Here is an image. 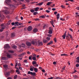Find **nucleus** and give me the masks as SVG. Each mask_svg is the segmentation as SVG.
Masks as SVG:
<instances>
[{"label":"nucleus","instance_id":"f257e3e1","mask_svg":"<svg viewBox=\"0 0 79 79\" xmlns=\"http://www.w3.org/2000/svg\"><path fill=\"white\" fill-rule=\"evenodd\" d=\"M10 3H11V0H6L5 2V4L7 5L9 8H13L15 6L14 5L10 4Z\"/></svg>","mask_w":79,"mask_h":79},{"label":"nucleus","instance_id":"f03ea898","mask_svg":"<svg viewBox=\"0 0 79 79\" xmlns=\"http://www.w3.org/2000/svg\"><path fill=\"white\" fill-rule=\"evenodd\" d=\"M1 29H0V32H2L5 27H6V24L5 23H2L1 24Z\"/></svg>","mask_w":79,"mask_h":79},{"label":"nucleus","instance_id":"7ed1b4c3","mask_svg":"<svg viewBox=\"0 0 79 79\" xmlns=\"http://www.w3.org/2000/svg\"><path fill=\"white\" fill-rule=\"evenodd\" d=\"M3 12H4L5 14H6V15H8V14H9L10 13V12L9 11H8L7 10H3Z\"/></svg>","mask_w":79,"mask_h":79},{"label":"nucleus","instance_id":"20e7f679","mask_svg":"<svg viewBox=\"0 0 79 79\" xmlns=\"http://www.w3.org/2000/svg\"><path fill=\"white\" fill-rule=\"evenodd\" d=\"M10 72H7L6 73L5 76H6V77H9V76H10Z\"/></svg>","mask_w":79,"mask_h":79},{"label":"nucleus","instance_id":"39448f33","mask_svg":"<svg viewBox=\"0 0 79 79\" xmlns=\"http://www.w3.org/2000/svg\"><path fill=\"white\" fill-rule=\"evenodd\" d=\"M10 45L8 44H6L4 45L5 48H10Z\"/></svg>","mask_w":79,"mask_h":79},{"label":"nucleus","instance_id":"423d86ee","mask_svg":"<svg viewBox=\"0 0 79 79\" xmlns=\"http://www.w3.org/2000/svg\"><path fill=\"white\" fill-rule=\"evenodd\" d=\"M32 29V27L30 26L28 27L27 28V31H31Z\"/></svg>","mask_w":79,"mask_h":79},{"label":"nucleus","instance_id":"0eeeda50","mask_svg":"<svg viewBox=\"0 0 79 79\" xmlns=\"http://www.w3.org/2000/svg\"><path fill=\"white\" fill-rule=\"evenodd\" d=\"M26 44L27 45V46H28V47H31V43L27 42L26 43Z\"/></svg>","mask_w":79,"mask_h":79},{"label":"nucleus","instance_id":"6e6552de","mask_svg":"<svg viewBox=\"0 0 79 79\" xmlns=\"http://www.w3.org/2000/svg\"><path fill=\"white\" fill-rule=\"evenodd\" d=\"M8 59V58L6 57H2V60H7Z\"/></svg>","mask_w":79,"mask_h":79},{"label":"nucleus","instance_id":"1a4fd4ad","mask_svg":"<svg viewBox=\"0 0 79 79\" xmlns=\"http://www.w3.org/2000/svg\"><path fill=\"white\" fill-rule=\"evenodd\" d=\"M19 47L20 48L21 47H23V48H25V47H26V45H25V44H22V45H21L19 46Z\"/></svg>","mask_w":79,"mask_h":79},{"label":"nucleus","instance_id":"9d476101","mask_svg":"<svg viewBox=\"0 0 79 79\" xmlns=\"http://www.w3.org/2000/svg\"><path fill=\"white\" fill-rule=\"evenodd\" d=\"M38 46H42L43 45V43L42 42H38Z\"/></svg>","mask_w":79,"mask_h":79},{"label":"nucleus","instance_id":"9b49d317","mask_svg":"<svg viewBox=\"0 0 79 79\" xmlns=\"http://www.w3.org/2000/svg\"><path fill=\"white\" fill-rule=\"evenodd\" d=\"M6 56L7 58H11V55L10 54H7Z\"/></svg>","mask_w":79,"mask_h":79},{"label":"nucleus","instance_id":"f8f14e48","mask_svg":"<svg viewBox=\"0 0 79 79\" xmlns=\"http://www.w3.org/2000/svg\"><path fill=\"white\" fill-rule=\"evenodd\" d=\"M49 34H52L53 33V31H52V30L50 29L49 30V32H48Z\"/></svg>","mask_w":79,"mask_h":79},{"label":"nucleus","instance_id":"ddd939ff","mask_svg":"<svg viewBox=\"0 0 79 79\" xmlns=\"http://www.w3.org/2000/svg\"><path fill=\"white\" fill-rule=\"evenodd\" d=\"M15 36V33H12L11 34V37L12 38H13Z\"/></svg>","mask_w":79,"mask_h":79},{"label":"nucleus","instance_id":"4468645a","mask_svg":"<svg viewBox=\"0 0 79 79\" xmlns=\"http://www.w3.org/2000/svg\"><path fill=\"white\" fill-rule=\"evenodd\" d=\"M53 44V41H51L50 42L48 43L47 44V46H48V45H51V44Z\"/></svg>","mask_w":79,"mask_h":79},{"label":"nucleus","instance_id":"2eb2a0df","mask_svg":"<svg viewBox=\"0 0 79 79\" xmlns=\"http://www.w3.org/2000/svg\"><path fill=\"white\" fill-rule=\"evenodd\" d=\"M52 3H53V2H49L47 3V5L49 6L51 4H52Z\"/></svg>","mask_w":79,"mask_h":79},{"label":"nucleus","instance_id":"dca6fc26","mask_svg":"<svg viewBox=\"0 0 79 79\" xmlns=\"http://www.w3.org/2000/svg\"><path fill=\"white\" fill-rule=\"evenodd\" d=\"M3 66L4 68H5L6 69H7L8 68V65L6 64L4 65Z\"/></svg>","mask_w":79,"mask_h":79},{"label":"nucleus","instance_id":"f3484780","mask_svg":"<svg viewBox=\"0 0 79 79\" xmlns=\"http://www.w3.org/2000/svg\"><path fill=\"white\" fill-rule=\"evenodd\" d=\"M43 42H44V43H47V42H48V41L45 39H44L43 40Z\"/></svg>","mask_w":79,"mask_h":79},{"label":"nucleus","instance_id":"a211bd4d","mask_svg":"<svg viewBox=\"0 0 79 79\" xmlns=\"http://www.w3.org/2000/svg\"><path fill=\"white\" fill-rule=\"evenodd\" d=\"M9 72H10V73H11V74H13V73H14V72H15V70H10V71Z\"/></svg>","mask_w":79,"mask_h":79},{"label":"nucleus","instance_id":"6ab92c4d","mask_svg":"<svg viewBox=\"0 0 79 79\" xmlns=\"http://www.w3.org/2000/svg\"><path fill=\"white\" fill-rule=\"evenodd\" d=\"M43 4V2H41L40 3H38L37 4V5H39V6L42 5Z\"/></svg>","mask_w":79,"mask_h":79},{"label":"nucleus","instance_id":"aec40b11","mask_svg":"<svg viewBox=\"0 0 79 79\" xmlns=\"http://www.w3.org/2000/svg\"><path fill=\"white\" fill-rule=\"evenodd\" d=\"M38 31H37V29L36 28H35L34 30H33V32H36Z\"/></svg>","mask_w":79,"mask_h":79},{"label":"nucleus","instance_id":"412c9836","mask_svg":"<svg viewBox=\"0 0 79 79\" xmlns=\"http://www.w3.org/2000/svg\"><path fill=\"white\" fill-rule=\"evenodd\" d=\"M34 71H35V73H37L38 70L37 69V68H34Z\"/></svg>","mask_w":79,"mask_h":79},{"label":"nucleus","instance_id":"4be33fe9","mask_svg":"<svg viewBox=\"0 0 79 79\" xmlns=\"http://www.w3.org/2000/svg\"><path fill=\"white\" fill-rule=\"evenodd\" d=\"M68 35H69V36L71 38V39H73V36H72V35H71L69 33H68Z\"/></svg>","mask_w":79,"mask_h":79},{"label":"nucleus","instance_id":"5701e85b","mask_svg":"<svg viewBox=\"0 0 79 79\" xmlns=\"http://www.w3.org/2000/svg\"><path fill=\"white\" fill-rule=\"evenodd\" d=\"M57 19H59V18H60V14H58L57 15V17H56Z\"/></svg>","mask_w":79,"mask_h":79},{"label":"nucleus","instance_id":"b1692460","mask_svg":"<svg viewBox=\"0 0 79 79\" xmlns=\"http://www.w3.org/2000/svg\"><path fill=\"white\" fill-rule=\"evenodd\" d=\"M39 7H37L35 9V11H38V10H39Z\"/></svg>","mask_w":79,"mask_h":79},{"label":"nucleus","instance_id":"393cba45","mask_svg":"<svg viewBox=\"0 0 79 79\" xmlns=\"http://www.w3.org/2000/svg\"><path fill=\"white\" fill-rule=\"evenodd\" d=\"M8 52L9 53H14V51L11 50H9L8 51Z\"/></svg>","mask_w":79,"mask_h":79},{"label":"nucleus","instance_id":"a878e982","mask_svg":"<svg viewBox=\"0 0 79 79\" xmlns=\"http://www.w3.org/2000/svg\"><path fill=\"white\" fill-rule=\"evenodd\" d=\"M32 60H34V61H36V57L35 56H33L32 57Z\"/></svg>","mask_w":79,"mask_h":79},{"label":"nucleus","instance_id":"bb28decb","mask_svg":"<svg viewBox=\"0 0 79 79\" xmlns=\"http://www.w3.org/2000/svg\"><path fill=\"white\" fill-rule=\"evenodd\" d=\"M40 18H45V16L44 15H41L40 17Z\"/></svg>","mask_w":79,"mask_h":79},{"label":"nucleus","instance_id":"cd10ccee","mask_svg":"<svg viewBox=\"0 0 79 79\" xmlns=\"http://www.w3.org/2000/svg\"><path fill=\"white\" fill-rule=\"evenodd\" d=\"M35 64H36V62H35V61H34L32 62V64H33V65Z\"/></svg>","mask_w":79,"mask_h":79},{"label":"nucleus","instance_id":"c85d7f7f","mask_svg":"<svg viewBox=\"0 0 79 79\" xmlns=\"http://www.w3.org/2000/svg\"><path fill=\"white\" fill-rule=\"evenodd\" d=\"M33 66H35V67H38L39 65L37 64H35V65H33Z\"/></svg>","mask_w":79,"mask_h":79},{"label":"nucleus","instance_id":"c756f323","mask_svg":"<svg viewBox=\"0 0 79 79\" xmlns=\"http://www.w3.org/2000/svg\"><path fill=\"white\" fill-rule=\"evenodd\" d=\"M66 39H67L68 40H70V38H69V37L68 36H66Z\"/></svg>","mask_w":79,"mask_h":79},{"label":"nucleus","instance_id":"7c9ffc66","mask_svg":"<svg viewBox=\"0 0 79 79\" xmlns=\"http://www.w3.org/2000/svg\"><path fill=\"white\" fill-rule=\"evenodd\" d=\"M60 55L61 56H68V55L66 54H62Z\"/></svg>","mask_w":79,"mask_h":79},{"label":"nucleus","instance_id":"2f4dec72","mask_svg":"<svg viewBox=\"0 0 79 79\" xmlns=\"http://www.w3.org/2000/svg\"><path fill=\"white\" fill-rule=\"evenodd\" d=\"M13 48H17V46L16 45H14L12 46Z\"/></svg>","mask_w":79,"mask_h":79},{"label":"nucleus","instance_id":"473e14b6","mask_svg":"<svg viewBox=\"0 0 79 79\" xmlns=\"http://www.w3.org/2000/svg\"><path fill=\"white\" fill-rule=\"evenodd\" d=\"M18 66V61H15V67H16Z\"/></svg>","mask_w":79,"mask_h":79},{"label":"nucleus","instance_id":"72a5a7b5","mask_svg":"<svg viewBox=\"0 0 79 79\" xmlns=\"http://www.w3.org/2000/svg\"><path fill=\"white\" fill-rule=\"evenodd\" d=\"M19 26H23V24L22 23L19 22Z\"/></svg>","mask_w":79,"mask_h":79},{"label":"nucleus","instance_id":"f704fd0d","mask_svg":"<svg viewBox=\"0 0 79 79\" xmlns=\"http://www.w3.org/2000/svg\"><path fill=\"white\" fill-rule=\"evenodd\" d=\"M46 39H47V40H48V41H49V40H50V38L49 37H47L46 38Z\"/></svg>","mask_w":79,"mask_h":79},{"label":"nucleus","instance_id":"c9c22d12","mask_svg":"<svg viewBox=\"0 0 79 79\" xmlns=\"http://www.w3.org/2000/svg\"><path fill=\"white\" fill-rule=\"evenodd\" d=\"M28 74H31L32 75V72H31L30 71H28Z\"/></svg>","mask_w":79,"mask_h":79},{"label":"nucleus","instance_id":"e433bc0d","mask_svg":"<svg viewBox=\"0 0 79 79\" xmlns=\"http://www.w3.org/2000/svg\"><path fill=\"white\" fill-rule=\"evenodd\" d=\"M30 11H31V13H34V12L35 11V10L33 9H31V10H30Z\"/></svg>","mask_w":79,"mask_h":79},{"label":"nucleus","instance_id":"4c0bfd02","mask_svg":"<svg viewBox=\"0 0 79 79\" xmlns=\"http://www.w3.org/2000/svg\"><path fill=\"white\" fill-rule=\"evenodd\" d=\"M38 14V12H35L33 13V15H37Z\"/></svg>","mask_w":79,"mask_h":79},{"label":"nucleus","instance_id":"58836bf2","mask_svg":"<svg viewBox=\"0 0 79 79\" xmlns=\"http://www.w3.org/2000/svg\"><path fill=\"white\" fill-rule=\"evenodd\" d=\"M62 37H63V38L64 39H65V37H66V36L65 35H63L62 36Z\"/></svg>","mask_w":79,"mask_h":79},{"label":"nucleus","instance_id":"ea45409f","mask_svg":"<svg viewBox=\"0 0 79 79\" xmlns=\"http://www.w3.org/2000/svg\"><path fill=\"white\" fill-rule=\"evenodd\" d=\"M17 77H18V75H15L14 77V79H16V78H17Z\"/></svg>","mask_w":79,"mask_h":79},{"label":"nucleus","instance_id":"a19ab883","mask_svg":"<svg viewBox=\"0 0 79 79\" xmlns=\"http://www.w3.org/2000/svg\"><path fill=\"white\" fill-rule=\"evenodd\" d=\"M32 57V56H29V60H31Z\"/></svg>","mask_w":79,"mask_h":79},{"label":"nucleus","instance_id":"79ce46f5","mask_svg":"<svg viewBox=\"0 0 79 79\" xmlns=\"http://www.w3.org/2000/svg\"><path fill=\"white\" fill-rule=\"evenodd\" d=\"M31 44L33 45H34V44H35V42H34V41H31Z\"/></svg>","mask_w":79,"mask_h":79},{"label":"nucleus","instance_id":"37998d69","mask_svg":"<svg viewBox=\"0 0 79 79\" xmlns=\"http://www.w3.org/2000/svg\"><path fill=\"white\" fill-rule=\"evenodd\" d=\"M74 78H77V76L76 75H74L73 76Z\"/></svg>","mask_w":79,"mask_h":79},{"label":"nucleus","instance_id":"c03bdc74","mask_svg":"<svg viewBox=\"0 0 79 79\" xmlns=\"http://www.w3.org/2000/svg\"><path fill=\"white\" fill-rule=\"evenodd\" d=\"M15 24H16V25L18 24V26H19V22H15Z\"/></svg>","mask_w":79,"mask_h":79},{"label":"nucleus","instance_id":"a18cd8bd","mask_svg":"<svg viewBox=\"0 0 79 79\" xmlns=\"http://www.w3.org/2000/svg\"><path fill=\"white\" fill-rule=\"evenodd\" d=\"M36 74L35 72H34L33 73L32 72V74H31V75H33V76H35Z\"/></svg>","mask_w":79,"mask_h":79},{"label":"nucleus","instance_id":"49530a36","mask_svg":"<svg viewBox=\"0 0 79 79\" xmlns=\"http://www.w3.org/2000/svg\"><path fill=\"white\" fill-rule=\"evenodd\" d=\"M46 11L48 13H50V11L49 10H46Z\"/></svg>","mask_w":79,"mask_h":79},{"label":"nucleus","instance_id":"de8ad7c7","mask_svg":"<svg viewBox=\"0 0 79 79\" xmlns=\"http://www.w3.org/2000/svg\"><path fill=\"white\" fill-rule=\"evenodd\" d=\"M60 20H61V21H64L65 20L64 19H62V18H60Z\"/></svg>","mask_w":79,"mask_h":79},{"label":"nucleus","instance_id":"09e8293b","mask_svg":"<svg viewBox=\"0 0 79 79\" xmlns=\"http://www.w3.org/2000/svg\"><path fill=\"white\" fill-rule=\"evenodd\" d=\"M19 57H23V56L22 55V54H20L19 55Z\"/></svg>","mask_w":79,"mask_h":79},{"label":"nucleus","instance_id":"8fccbe9b","mask_svg":"<svg viewBox=\"0 0 79 79\" xmlns=\"http://www.w3.org/2000/svg\"><path fill=\"white\" fill-rule=\"evenodd\" d=\"M62 71H64L65 69V67H64L62 68Z\"/></svg>","mask_w":79,"mask_h":79},{"label":"nucleus","instance_id":"3c124183","mask_svg":"<svg viewBox=\"0 0 79 79\" xmlns=\"http://www.w3.org/2000/svg\"><path fill=\"white\" fill-rule=\"evenodd\" d=\"M79 64H77L76 65V67L77 68H78V67H79Z\"/></svg>","mask_w":79,"mask_h":79},{"label":"nucleus","instance_id":"603ef678","mask_svg":"<svg viewBox=\"0 0 79 79\" xmlns=\"http://www.w3.org/2000/svg\"><path fill=\"white\" fill-rule=\"evenodd\" d=\"M1 39H3V38H4V36H2L0 37Z\"/></svg>","mask_w":79,"mask_h":79},{"label":"nucleus","instance_id":"864d4df0","mask_svg":"<svg viewBox=\"0 0 79 79\" xmlns=\"http://www.w3.org/2000/svg\"><path fill=\"white\" fill-rule=\"evenodd\" d=\"M61 7L62 8H65V7L64 6H63V5H62L61 6Z\"/></svg>","mask_w":79,"mask_h":79},{"label":"nucleus","instance_id":"5fc2aeb1","mask_svg":"<svg viewBox=\"0 0 79 79\" xmlns=\"http://www.w3.org/2000/svg\"><path fill=\"white\" fill-rule=\"evenodd\" d=\"M23 58V57H19V60H22V58Z\"/></svg>","mask_w":79,"mask_h":79},{"label":"nucleus","instance_id":"6e6d98bb","mask_svg":"<svg viewBox=\"0 0 79 79\" xmlns=\"http://www.w3.org/2000/svg\"><path fill=\"white\" fill-rule=\"evenodd\" d=\"M48 37H52V35H51L48 34Z\"/></svg>","mask_w":79,"mask_h":79},{"label":"nucleus","instance_id":"4d7b16f0","mask_svg":"<svg viewBox=\"0 0 79 79\" xmlns=\"http://www.w3.org/2000/svg\"><path fill=\"white\" fill-rule=\"evenodd\" d=\"M30 70L31 71H33V69H32V68H31L30 69Z\"/></svg>","mask_w":79,"mask_h":79},{"label":"nucleus","instance_id":"13d9d810","mask_svg":"<svg viewBox=\"0 0 79 79\" xmlns=\"http://www.w3.org/2000/svg\"><path fill=\"white\" fill-rule=\"evenodd\" d=\"M54 40L55 41V42H56V38H55L54 39Z\"/></svg>","mask_w":79,"mask_h":79},{"label":"nucleus","instance_id":"bf43d9fd","mask_svg":"<svg viewBox=\"0 0 79 79\" xmlns=\"http://www.w3.org/2000/svg\"><path fill=\"white\" fill-rule=\"evenodd\" d=\"M27 54H28V55H30V54H31V52H30L29 51L27 52Z\"/></svg>","mask_w":79,"mask_h":79},{"label":"nucleus","instance_id":"052dcab7","mask_svg":"<svg viewBox=\"0 0 79 79\" xmlns=\"http://www.w3.org/2000/svg\"><path fill=\"white\" fill-rule=\"evenodd\" d=\"M52 10L53 11H55V10H56V9L55 8H53L52 9Z\"/></svg>","mask_w":79,"mask_h":79},{"label":"nucleus","instance_id":"680f3d73","mask_svg":"<svg viewBox=\"0 0 79 79\" xmlns=\"http://www.w3.org/2000/svg\"><path fill=\"white\" fill-rule=\"evenodd\" d=\"M11 24H12V26H13V25H15V23H14V22H12V23H11Z\"/></svg>","mask_w":79,"mask_h":79},{"label":"nucleus","instance_id":"e2e57ef3","mask_svg":"<svg viewBox=\"0 0 79 79\" xmlns=\"http://www.w3.org/2000/svg\"><path fill=\"white\" fill-rule=\"evenodd\" d=\"M69 29L71 31H72V32H73V30L72 29V28H69Z\"/></svg>","mask_w":79,"mask_h":79},{"label":"nucleus","instance_id":"0e129e2a","mask_svg":"<svg viewBox=\"0 0 79 79\" xmlns=\"http://www.w3.org/2000/svg\"><path fill=\"white\" fill-rule=\"evenodd\" d=\"M56 64V62H53V64Z\"/></svg>","mask_w":79,"mask_h":79},{"label":"nucleus","instance_id":"69168bd1","mask_svg":"<svg viewBox=\"0 0 79 79\" xmlns=\"http://www.w3.org/2000/svg\"><path fill=\"white\" fill-rule=\"evenodd\" d=\"M51 23L52 25H53V24L54 22L53 21H52L51 22Z\"/></svg>","mask_w":79,"mask_h":79},{"label":"nucleus","instance_id":"338daca9","mask_svg":"<svg viewBox=\"0 0 79 79\" xmlns=\"http://www.w3.org/2000/svg\"><path fill=\"white\" fill-rule=\"evenodd\" d=\"M53 77H51L48 78V79H53Z\"/></svg>","mask_w":79,"mask_h":79},{"label":"nucleus","instance_id":"774afa93","mask_svg":"<svg viewBox=\"0 0 79 79\" xmlns=\"http://www.w3.org/2000/svg\"><path fill=\"white\" fill-rule=\"evenodd\" d=\"M76 9L78 10H79V6L77 7Z\"/></svg>","mask_w":79,"mask_h":79}]
</instances>
